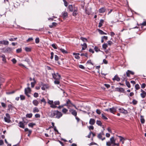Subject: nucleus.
Wrapping results in <instances>:
<instances>
[{
  "label": "nucleus",
  "mask_w": 146,
  "mask_h": 146,
  "mask_svg": "<svg viewBox=\"0 0 146 146\" xmlns=\"http://www.w3.org/2000/svg\"><path fill=\"white\" fill-rule=\"evenodd\" d=\"M135 87L137 90H138L140 88L138 84H136L135 86Z\"/></svg>",
  "instance_id": "de8ad7c7"
},
{
  "label": "nucleus",
  "mask_w": 146,
  "mask_h": 146,
  "mask_svg": "<svg viewBox=\"0 0 146 146\" xmlns=\"http://www.w3.org/2000/svg\"><path fill=\"white\" fill-rule=\"evenodd\" d=\"M53 78L56 80H59L61 78V75L58 73H54L52 74Z\"/></svg>",
  "instance_id": "39448f33"
},
{
  "label": "nucleus",
  "mask_w": 146,
  "mask_h": 146,
  "mask_svg": "<svg viewBox=\"0 0 146 146\" xmlns=\"http://www.w3.org/2000/svg\"><path fill=\"white\" fill-rule=\"evenodd\" d=\"M140 121L141 123L142 124H143L145 123V121L143 116H142V115L141 116Z\"/></svg>",
  "instance_id": "cd10ccee"
},
{
  "label": "nucleus",
  "mask_w": 146,
  "mask_h": 146,
  "mask_svg": "<svg viewBox=\"0 0 146 146\" xmlns=\"http://www.w3.org/2000/svg\"><path fill=\"white\" fill-rule=\"evenodd\" d=\"M33 115V114L32 113L27 114L26 115V117L29 118H31Z\"/></svg>",
  "instance_id": "473e14b6"
},
{
  "label": "nucleus",
  "mask_w": 146,
  "mask_h": 146,
  "mask_svg": "<svg viewBox=\"0 0 146 146\" xmlns=\"http://www.w3.org/2000/svg\"><path fill=\"white\" fill-rule=\"evenodd\" d=\"M66 101H67V102L68 103V106L69 107H71V106H74L76 108L75 106L71 102V101H70V100L68 99L66 100Z\"/></svg>",
  "instance_id": "4468645a"
},
{
  "label": "nucleus",
  "mask_w": 146,
  "mask_h": 146,
  "mask_svg": "<svg viewBox=\"0 0 146 146\" xmlns=\"http://www.w3.org/2000/svg\"><path fill=\"white\" fill-rule=\"evenodd\" d=\"M126 76L127 77H129L130 74L133 75L134 74L133 72L128 70L126 72Z\"/></svg>",
  "instance_id": "2eb2a0df"
},
{
  "label": "nucleus",
  "mask_w": 146,
  "mask_h": 146,
  "mask_svg": "<svg viewBox=\"0 0 146 146\" xmlns=\"http://www.w3.org/2000/svg\"><path fill=\"white\" fill-rule=\"evenodd\" d=\"M33 96L35 98H37L38 96V94L37 93L35 92Z\"/></svg>",
  "instance_id": "864d4df0"
},
{
  "label": "nucleus",
  "mask_w": 146,
  "mask_h": 146,
  "mask_svg": "<svg viewBox=\"0 0 146 146\" xmlns=\"http://www.w3.org/2000/svg\"><path fill=\"white\" fill-rule=\"evenodd\" d=\"M31 89L29 87H28L25 89V94L28 97H29L30 96L29 94L31 93Z\"/></svg>",
  "instance_id": "423d86ee"
},
{
  "label": "nucleus",
  "mask_w": 146,
  "mask_h": 146,
  "mask_svg": "<svg viewBox=\"0 0 146 146\" xmlns=\"http://www.w3.org/2000/svg\"><path fill=\"white\" fill-rule=\"evenodd\" d=\"M106 10L105 7H102L99 9L98 12L100 13H103L105 12Z\"/></svg>",
  "instance_id": "dca6fc26"
},
{
  "label": "nucleus",
  "mask_w": 146,
  "mask_h": 146,
  "mask_svg": "<svg viewBox=\"0 0 146 146\" xmlns=\"http://www.w3.org/2000/svg\"><path fill=\"white\" fill-rule=\"evenodd\" d=\"M20 98L21 100H23L25 99V96L24 95H20Z\"/></svg>",
  "instance_id": "79ce46f5"
},
{
  "label": "nucleus",
  "mask_w": 146,
  "mask_h": 146,
  "mask_svg": "<svg viewBox=\"0 0 146 146\" xmlns=\"http://www.w3.org/2000/svg\"><path fill=\"white\" fill-rule=\"evenodd\" d=\"M118 137L120 138V141H125V139L123 137H122L121 136H118Z\"/></svg>",
  "instance_id": "72a5a7b5"
},
{
  "label": "nucleus",
  "mask_w": 146,
  "mask_h": 146,
  "mask_svg": "<svg viewBox=\"0 0 146 146\" xmlns=\"http://www.w3.org/2000/svg\"><path fill=\"white\" fill-rule=\"evenodd\" d=\"M118 110L119 112L124 114H126L128 113L127 111V110H125L122 108H119Z\"/></svg>",
  "instance_id": "6e6552de"
},
{
  "label": "nucleus",
  "mask_w": 146,
  "mask_h": 146,
  "mask_svg": "<svg viewBox=\"0 0 146 146\" xmlns=\"http://www.w3.org/2000/svg\"><path fill=\"white\" fill-rule=\"evenodd\" d=\"M60 51H61L64 54H66L68 53L67 51L65 50L64 49L61 48L60 49Z\"/></svg>",
  "instance_id": "7c9ffc66"
},
{
  "label": "nucleus",
  "mask_w": 146,
  "mask_h": 146,
  "mask_svg": "<svg viewBox=\"0 0 146 146\" xmlns=\"http://www.w3.org/2000/svg\"><path fill=\"white\" fill-rule=\"evenodd\" d=\"M102 117L103 119H104L105 120H107L108 119V118L106 116H104V114H102Z\"/></svg>",
  "instance_id": "6e6d98bb"
},
{
  "label": "nucleus",
  "mask_w": 146,
  "mask_h": 146,
  "mask_svg": "<svg viewBox=\"0 0 146 146\" xmlns=\"http://www.w3.org/2000/svg\"><path fill=\"white\" fill-rule=\"evenodd\" d=\"M95 122V120L94 119L91 118L89 121V123L91 125H94Z\"/></svg>",
  "instance_id": "a211bd4d"
},
{
  "label": "nucleus",
  "mask_w": 146,
  "mask_h": 146,
  "mask_svg": "<svg viewBox=\"0 0 146 146\" xmlns=\"http://www.w3.org/2000/svg\"><path fill=\"white\" fill-rule=\"evenodd\" d=\"M35 125V123H30L28 124V126L31 127H33L34 125Z\"/></svg>",
  "instance_id": "ea45409f"
},
{
  "label": "nucleus",
  "mask_w": 146,
  "mask_h": 146,
  "mask_svg": "<svg viewBox=\"0 0 146 146\" xmlns=\"http://www.w3.org/2000/svg\"><path fill=\"white\" fill-rule=\"evenodd\" d=\"M5 115L6 117H5L4 118L5 121L7 123H10L11 120L10 119L11 118L9 114L8 113H6Z\"/></svg>",
  "instance_id": "0eeeda50"
},
{
  "label": "nucleus",
  "mask_w": 146,
  "mask_h": 146,
  "mask_svg": "<svg viewBox=\"0 0 146 146\" xmlns=\"http://www.w3.org/2000/svg\"><path fill=\"white\" fill-rule=\"evenodd\" d=\"M117 107H113L112 108L109 109V110L110 112L113 114H114L115 113L116 111Z\"/></svg>",
  "instance_id": "9d476101"
},
{
  "label": "nucleus",
  "mask_w": 146,
  "mask_h": 146,
  "mask_svg": "<svg viewBox=\"0 0 146 146\" xmlns=\"http://www.w3.org/2000/svg\"><path fill=\"white\" fill-rule=\"evenodd\" d=\"M48 103L50 105V107L53 108H55L57 107L56 105H59L60 102L59 101H56L53 102V100H48Z\"/></svg>",
  "instance_id": "f03ea898"
},
{
  "label": "nucleus",
  "mask_w": 146,
  "mask_h": 146,
  "mask_svg": "<svg viewBox=\"0 0 146 146\" xmlns=\"http://www.w3.org/2000/svg\"><path fill=\"white\" fill-rule=\"evenodd\" d=\"M117 89L118 91H119L122 92L124 91V89L122 88H118Z\"/></svg>",
  "instance_id": "603ef678"
},
{
  "label": "nucleus",
  "mask_w": 146,
  "mask_h": 146,
  "mask_svg": "<svg viewBox=\"0 0 146 146\" xmlns=\"http://www.w3.org/2000/svg\"><path fill=\"white\" fill-rule=\"evenodd\" d=\"M22 51V49L21 48H18L16 50V52L17 53H19Z\"/></svg>",
  "instance_id": "5fc2aeb1"
},
{
  "label": "nucleus",
  "mask_w": 146,
  "mask_h": 146,
  "mask_svg": "<svg viewBox=\"0 0 146 146\" xmlns=\"http://www.w3.org/2000/svg\"><path fill=\"white\" fill-rule=\"evenodd\" d=\"M52 46L54 49H57V47H56V45L55 44H52L51 45Z\"/></svg>",
  "instance_id": "a18cd8bd"
},
{
  "label": "nucleus",
  "mask_w": 146,
  "mask_h": 146,
  "mask_svg": "<svg viewBox=\"0 0 146 146\" xmlns=\"http://www.w3.org/2000/svg\"><path fill=\"white\" fill-rule=\"evenodd\" d=\"M69 112L71 113V114L74 116H76L77 114V112L76 110L73 109H70L69 110Z\"/></svg>",
  "instance_id": "f8f14e48"
},
{
  "label": "nucleus",
  "mask_w": 146,
  "mask_h": 146,
  "mask_svg": "<svg viewBox=\"0 0 146 146\" xmlns=\"http://www.w3.org/2000/svg\"><path fill=\"white\" fill-rule=\"evenodd\" d=\"M19 126L20 127L22 128H25V125L22 122H19Z\"/></svg>",
  "instance_id": "6ab92c4d"
},
{
  "label": "nucleus",
  "mask_w": 146,
  "mask_h": 146,
  "mask_svg": "<svg viewBox=\"0 0 146 146\" xmlns=\"http://www.w3.org/2000/svg\"><path fill=\"white\" fill-rule=\"evenodd\" d=\"M73 54L74 55H75V58L77 59H79L80 58V56H79V55H80V54L79 53H76L75 52H74L73 53Z\"/></svg>",
  "instance_id": "aec40b11"
},
{
  "label": "nucleus",
  "mask_w": 146,
  "mask_h": 146,
  "mask_svg": "<svg viewBox=\"0 0 146 146\" xmlns=\"http://www.w3.org/2000/svg\"><path fill=\"white\" fill-rule=\"evenodd\" d=\"M1 57L3 58L2 60L3 61L6 62V59L5 58V56L3 54L1 56Z\"/></svg>",
  "instance_id": "f704fd0d"
},
{
  "label": "nucleus",
  "mask_w": 146,
  "mask_h": 146,
  "mask_svg": "<svg viewBox=\"0 0 146 146\" xmlns=\"http://www.w3.org/2000/svg\"><path fill=\"white\" fill-rule=\"evenodd\" d=\"M113 80H116L117 82H119L120 80V78L117 75H115L114 77L113 78Z\"/></svg>",
  "instance_id": "f3484780"
},
{
  "label": "nucleus",
  "mask_w": 146,
  "mask_h": 146,
  "mask_svg": "<svg viewBox=\"0 0 146 146\" xmlns=\"http://www.w3.org/2000/svg\"><path fill=\"white\" fill-rule=\"evenodd\" d=\"M102 135L99 134H98V138H99L100 139H101L102 141H103L105 139V137H104V138H102Z\"/></svg>",
  "instance_id": "c756f323"
},
{
  "label": "nucleus",
  "mask_w": 146,
  "mask_h": 146,
  "mask_svg": "<svg viewBox=\"0 0 146 146\" xmlns=\"http://www.w3.org/2000/svg\"><path fill=\"white\" fill-rule=\"evenodd\" d=\"M110 141L107 142L106 143V145L107 146H111V144L113 145L115 143L116 139L114 137H112L110 139Z\"/></svg>",
  "instance_id": "7ed1b4c3"
},
{
  "label": "nucleus",
  "mask_w": 146,
  "mask_h": 146,
  "mask_svg": "<svg viewBox=\"0 0 146 146\" xmlns=\"http://www.w3.org/2000/svg\"><path fill=\"white\" fill-rule=\"evenodd\" d=\"M108 46V44L106 43H105L102 45V48L104 49H106Z\"/></svg>",
  "instance_id": "e433bc0d"
},
{
  "label": "nucleus",
  "mask_w": 146,
  "mask_h": 146,
  "mask_svg": "<svg viewBox=\"0 0 146 146\" xmlns=\"http://www.w3.org/2000/svg\"><path fill=\"white\" fill-rule=\"evenodd\" d=\"M96 112L98 114H100L101 113L100 110L99 109H97L96 110Z\"/></svg>",
  "instance_id": "0e129e2a"
},
{
  "label": "nucleus",
  "mask_w": 146,
  "mask_h": 146,
  "mask_svg": "<svg viewBox=\"0 0 146 146\" xmlns=\"http://www.w3.org/2000/svg\"><path fill=\"white\" fill-rule=\"evenodd\" d=\"M9 44L8 41L6 40H3L0 41V44H4L5 45H7Z\"/></svg>",
  "instance_id": "ddd939ff"
},
{
  "label": "nucleus",
  "mask_w": 146,
  "mask_h": 146,
  "mask_svg": "<svg viewBox=\"0 0 146 146\" xmlns=\"http://www.w3.org/2000/svg\"><path fill=\"white\" fill-rule=\"evenodd\" d=\"M1 50L4 53H10L12 52L13 49L11 48L7 47L3 48Z\"/></svg>",
  "instance_id": "20e7f679"
},
{
  "label": "nucleus",
  "mask_w": 146,
  "mask_h": 146,
  "mask_svg": "<svg viewBox=\"0 0 146 146\" xmlns=\"http://www.w3.org/2000/svg\"><path fill=\"white\" fill-rule=\"evenodd\" d=\"M141 93L140 94L141 97L143 98H145L146 96V92L142 89H141Z\"/></svg>",
  "instance_id": "1a4fd4ad"
},
{
  "label": "nucleus",
  "mask_w": 146,
  "mask_h": 146,
  "mask_svg": "<svg viewBox=\"0 0 146 146\" xmlns=\"http://www.w3.org/2000/svg\"><path fill=\"white\" fill-rule=\"evenodd\" d=\"M140 25H142L143 26H145L146 25V21H144L142 23L140 24Z\"/></svg>",
  "instance_id": "774afa93"
},
{
  "label": "nucleus",
  "mask_w": 146,
  "mask_h": 146,
  "mask_svg": "<svg viewBox=\"0 0 146 146\" xmlns=\"http://www.w3.org/2000/svg\"><path fill=\"white\" fill-rule=\"evenodd\" d=\"M125 84L126 86L128 88H130L131 87V85L129 82L127 81V80H125Z\"/></svg>",
  "instance_id": "2f4dec72"
},
{
  "label": "nucleus",
  "mask_w": 146,
  "mask_h": 146,
  "mask_svg": "<svg viewBox=\"0 0 146 146\" xmlns=\"http://www.w3.org/2000/svg\"><path fill=\"white\" fill-rule=\"evenodd\" d=\"M39 111V110L37 107H35L33 109V112L35 113L36 112H38Z\"/></svg>",
  "instance_id": "bb28decb"
},
{
  "label": "nucleus",
  "mask_w": 146,
  "mask_h": 146,
  "mask_svg": "<svg viewBox=\"0 0 146 146\" xmlns=\"http://www.w3.org/2000/svg\"><path fill=\"white\" fill-rule=\"evenodd\" d=\"M146 86V84L145 83H143L141 84V87L142 88H144Z\"/></svg>",
  "instance_id": "bf43d9fd"
},
{
  "label": "nucleus",
  "mask_w": 146,
  "mask_h": 146,
  "mask_svg": "<svg viewBox=\"0 0 146 146\" xmlns=\"http://www.w3.org/2000/svg\"><path fill=\"white\" fill-rule=\"evenodd\" d=\"M94 49L96 52H98V51H100V49L97 46H95L94 48Z\"/></svg>",
  "instance_id": "37998d69"
},
{
  "label": "nucleus",
  "mask_w": 146,
  "mask_h": 146,
  "mask_svg": "<svg viewBox=\"0 0 146 146\" xmlns=\"http://www.w3.org/2000/svg\"><path fill=\"white\" fill-rule=\"evenodd\" d=\"M36 83H35V82H31V87L32 88H33L34 86H35V84Z\"/></svg>",
  "instance_id": "69168bd1"
},
{
  "label": "nucleus",
  "mask_w": 146,
  "mask_h": 146,
  "mask_svg": "<svg viewBox=\"0 0 146 146\" xmlns=\"http://www.w3.org/2000/svg\"><path fill=\"white\" fill-rule=\"evenodd\" d=\"M73 7L72 5H69L68 6V9L69 11L72 12L73 11Z\"/></svg>",
  "instance_id": "b1692460"
},
{
  "label": "nucleus",
  "mask_w": 146,
  "mask_h": 146,
  "mask_svg": "<svg viewBox=\"0 0 146 146\" xmlns=\"http://www.w3.org/2000/svg\"><path fill=\"white\" fill-rule=\"evenodd\" d=\"M33 104L36 106H37L38 105L39 102L38 101L36 100H34L33 102Z\"/></svg>",
  "instance_id": "4be33fe9"
},
{
  "label": "nucleus",
  "mask_w": 146,
  "mask_h": 146,
  "mask_svg": "<svg viewBox=\"0 0 146 146\" xmlns=\"http://www.w3.org/2000/svg\"><path fill=\"white\" fill-rule=\"evenodd\" d=\"M8 110H13V108H15L13 106H12L11 104H9L8 105Z\"/></svg>",
  "instance_id": "412c9836"
},
{
  "label": "nucleus",
  "mask_w": 146,
  "mask_h": 146,
  "mask_svg": "<svg viewBox=\"0 0 146 146\" xmlns=\"http://www.w3.org/2000/svg\"><path fill=\"white\" fill-rule=\"evenodd\" d=\"M59 80H55L54 82V84H60V82L58 81Z\"/></svg>",
  "instance_id": "09e8293b"
},
{
  "label": "nucleus",
  "mask_w": 146,
  "mask_h": 146,
  "mask_svg": "<svg viewBox=\"0 0 146 146\" xmlns=\"http://www.w3.org/2000/svg\"><path fill=\"white\" fill-rule=\"evenodd\" d=\"M47 88V85L46 84H44L41 87V89L44 90H45L46 88Z\"/></svg>",
  "instance_id": "c9c22d12"
},
{
  "label": "nucleus",
  "mask_w": 146,
  "mask_h": 146,
  "mask_svg": "<svg viewBox=\"0 0 146 146\" xmlns=\"http://www.w3.org/2000/svg\"><path fill=\"white\" fill-rule=\"evenodd\" d=\"M98 31L100 34L101 35H106L107 33L103 32L102 31L98 29Z\"/></svg>",
  "instance_id": "c85d7f7f"
},
{
  "label": "nucleus",
  "mask_w": 146,
  "mask_h": 146,
  "mask_svg": "<svg viewBox=\"0 0 146 146\" xmlns=\"http://www.w3.org/2000/svg\"><path fill=\"white\" fill-rule=\"evenodd\" d=\"M25 50L27 52H30L31 51V49L30 48L26 47L25 48Z\"/></svg>",
  "instance_id": "4c0bfd02"
},
{
  "label": "nucleus",
  "mask_w": 146,
  "mask_h": 146,
  "mask_svg": "<svg viewBox=\"0 0 146 146\" xmlns=\"http://www.w3.org/2000/svg\"><path fill=\"white\" fill-rule=\"evenodd\" d=\"M126 78V76L125 75V74H124V75H123V76H122V78L121 79L123 80H124Z\"/></svg>",
  "instance_id": "338daca9"
},
{
  "label": "nucleus",
  "mask_w": 146,
  "mask_h": 146,
  "mask_svg": "<svg viewBox=\"0 0 146 146\" xmlns=\"http://www.w3.org/2000/svg\"><path fill=\"white\" fill-rule=\"evenodd\" d=\"M68 13L67 12H64L63 13L62 16L64 18H65L67 16Z\"/></svg>",
  "instance_id": "49530a36"
},
{
  "label": "nucleus",
  "mask_w": 146,
  "mask_h": 146,
  "mask_svg": "<svg viewBox=\"0 0 146 146\" xmlns=\"http://www.w3.org/2000/svg\"><path fill=\"white\" fill-rule=\"evenodd\" d=\"M39 42V38L37 37L35 39V42L36 44L38 43Z\"/></svg>",
  "instance_id": "4d7b16f0"
},
{
  "label": "nucleus",
  "mask_w": 146,
  "mask_h": 146,
  "mask_svg": "<svg viewBox=\"0 0 146 146\" xmlns=\"http://www.w3.org/2000/svg\"><path fill=\"white\" fill-rule=\"evenodd\" d=\"M62 115V113L58 110H54L52 111L50 113V116L52 118L59 119Z\"/></svg>",
  "instance_id": "f257e3e1"
},
{
  "label": "nucleus",
  "mask_w": 146,
  "mask_h": 146,
  "mask_svg": "<svg viewBox=\"0 0 146 146\" xmlns=\"http://www.w3.org/2000/svg\"><path fill=\"white\" fill-rule=\"evenodd\" d=\"M80 39L81 40L85 42L87 41V40L86 38H84L83 37H80Z\"/></svg>",
  "instance_id": "a19ab883"
},
{
  "label": "nucleus",
  "mask_w": 146,
  "mask_h": 146,
  "mask_svg": "<svg viewBox=\"0 0 146 146\" xmlns=\"http://www.w3.org/2000/svg\"><path fill=\"white\" fill-rule=\"evenodd\" d=\"M104 21L103 19H101L100 21V22L99 23L98 27H101L102 25V24L104 23Z\"/></svg>",
  "instance_id": "393cba45"
},
{
  "label": "nucleus",
  "mask_w": 146,
  "mask_h": 146,
  "mask_svg": "<svg viewBox=\"0 0 146 146\" xmlns=\"http://www.w3.org/2000/svg\"><path fill=\"white\" fill-rule=\"evenodd\" d=\"M72 15L74 16H76L78 14V9L76 7H74Z\"/></svg>",
  "instance_id": "9b49d317"
},
{
  "label": "nucleus",
  "mask_w": 146,
  "mask_h": 146,
  "mask_svg": "<svg viewBox=\"0 0 146 146\" xmlns=\"http://www.w3.org/2000/svg\"><path fill=\"white\" fill-rule=\"evenodd\" d=\"M108 44L109 45H111V44H113V42L110 40H109L107 42Z\"/></svg>",
  "instance_id": "052dcab7"
},
{
  "label": "nucleus",
  "mask_w": 146,
  "mask_h": 146,
  "mask_svg": "<svg viewBox=\"0 0 146 146\" xmlns=\"http://www.w3.org/2000/svg\"><path fill=\"white\" fill-rule=\"evenodd\" d=\"M33 40V38L31 37L30 38H29L27 40V42H29L30 41H32Z\"/></svg>",
  "instance_id": "3c124183"
},
{
  "label": "nucleus",
  "mask_w": 146,
  "mask_h": 146,
  "mask_svg": "<svg viewBox=\"0 0 146 146\" xmlns=\"http://www.w3.org/2000/svg\"><path fill=\"white\" fill-rule=\"evenodd\" d=\"M68 111V110L65 108L62 109V111L64 113H66Z\"/></svg>",
  "instance_id": "58836bf2"
},
{
  "label": "nucleus",
  "mask_w": 146,
  "mask_h": 146,
  "mask_svg": "<svg viewBox=\"0 0 146 146\" xmlns=\"http://www.w3.org/2000/svg\"><path fill=\"white\" fill-rule=\"evenodd\" d=\"M137 101L135 100H133L132 101V103L133 105H136L137 104Z\"/></svg>",
  "instance_id": "8fccbe9b"
},
{
  "label": "nucleus",
  "mask_w": 146,
  "mask_h": 146,
  "mask_svg": "<svg viewBox=\"0 0 146 146\" xmlns=\"http://www.w3.org/2000/svg\"><path fill=\"white\" fill-rule=\"evenodd\" d=\"M96 124L97 125H100V126H101L102 125V123L101 122V121H98V120L97 121Z\"/></svg>",
  "instance_id": "c03bdc74"
},
{
  "label": "nucleus",
  "mask_w": 146,
  "mask_h": 146,
  "mask_svg": "<svg viewBox=\"0 0 146 146\" xmlns=\"http://www.w3.org/2000/svg\"><path fill=\"white\" fill-rule=\"evenodd\" d=\"M50 54H51V56H50V58L51 59H52L54 57V53L53 52H52L50 53Z\"/></svg>",
  "instance_id": "680f3d73"
},
{
  "label": "nucleus",
  "mask_w": 146,
  "mask_h": 146,
  "mask_svg": "<svg viewBox=\"0 0 146 146\" xmlns=\"http://www.w3.org/2000/svg\"><path fill=\"white\" fill-rule=\"evenodd\" d=\"M17 39V38H11L9 39V40L10 41H13L16 40Z\"/></svg>",
  "instance_id": "13d9d810"
},
{
  "label": "nucleus",
  "mask_w": 146,
  "mask_h": 146,
  "mask_svg": "<svg viewBox=\"0 0 146 146\" xmlns=\"http://www.w3.org/2000/svg\"><path fill=\"white\" fill-rule=\"evenodd\" d=\"M11 61L12 62H13V64H15L16 62H17V60H16L15 59V58H13L12 60H11Z\"/></svg>",
  "instance_id": "e2e57ef3"
},
{
  "label": "nucleus",
  "mask_w": 146,
  "mask_h": 146,
  "mask_svg": "<svg viewBox=\"0 0 146 146\" xmlns=\"http://www.w3.org/2000/svg\"><path fill=\"white\" fill-rule=\"evenodd\" d=\"M81 45L83 46V47H82V50H85V49L87 47V45L86 44V43H84L82 44H81Z\"/></svg>",
  "instance_id": "5701e85b"
},
{
  "label": "nucleus",
  "mask_w": 146,
  "mask_h": 146,
  "mask_svg": "<svg viewBox=\"0 0 146 146\" xmlns=\"http://www.w3.org/2000/svg\"><path fill=\"white\" fill-rule=\"evenodd\" d=\"M57 23L55 22H53L52 23V24L51 25H49V27L50 28H52L54 26L55 27L57 25Z\"/></svg>",
  "instance_id": "a878e982"
}]
</instances>
